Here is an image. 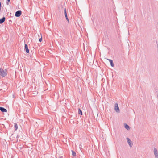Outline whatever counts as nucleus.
Listing matches in <instances>:
<instances>
[{"label": "nucleus", "instance_id": "nucleus-16", "mask_svg": "<svg viewBox=\"0 0 158 158\" xmlns=\"http://www.w3.org/2000/svg\"><path fill=\"white\" fill-rule=\"evenodd\" d=\"M42 39L41 38H40L39 39V42H41L42 41Z\"/></svg>", "mask_w": 158, "mask_h": 158}, {"label": "nucleus", "instance_id": "nucleus-2", "mask_svg": "<svg viewBox=\"0 0 158 158\" xmlns=\"http://www.w3.org/2000/svg\"><path fill=\"white\" fill-rule=\"evenodd\" d=\"M114 109L116 112L117 113H119L120 112V110L118 106V104L117 103L115 104Z\"/></svg>", "mask_w": 158, "mask_h": 158}, {"label": "nucleus", "instance_id": "nucleus-7", "mask_svg": "<svg viewBox=\"0 0 158 158\" xmlns=\"http://www.w3.org/2000/svg\"><path fill=\"white\" fill-rule=\"evenodd\" d=\"M0 110L2 112H6L7 111V110L6 109L2 107H0Z\"/></svg>", "mask_w": 158, "mask_h": 158}, {"label": "nucleus", "instance_id": "nucleus-10", "mask_svg": "<svg viewBox=\"0 0 158 158\" xmlns=\"http://www.w3.org/2000/svg\"><path fill=\"white\" fill-rule=\"evenodd\" d=\"M107 60H108L110 62L111 66L112 67H114V64L113 63V61L111 59H107Z\"/></svg>", "mask_w": 158, "mask_h": 158}, {"label": "nucleus", "instance_id": "nucleus-6", "mask_svg": "<svg viewBox=\"0 0 158 158\" xmlns=\"http://www.w3.org/2000/svg\"><path fill=\"white\" fill-rule=\"evenodd\" d=\"M24 49L27 53H29V50L28 48V45L26 44H25Z\"/></svg>", "mask_w": 158, "mask_h": 158}, {"label": "nucleus", "instance_id": "nucleus-11", "mask_svg": "<svg viewBox=\"0 0 158 158\" xmlns=\"http://www.w3.org/2000/svg\"><path fill=\"white\" fill-rule=\"evenodd\" d=\"M124 127L127 130H129L130 129V127L127 124L124 123Z\"/></svg>", "mask_w": 158, "mask_h": 158}, {"label": "nucleus", "instance_id": "nucleus-12", "mask_svg": "<svg viewBox=\"0 0 158 158\" xmlns=\"http://www.w3.org/2000/svg\"><path fill=\"white\" fill-rule=\"evenodd\" d=\"M78 114H79L82 115V113L81 110L80 109H78Z\"/></svg>", "mask_w": 158, "mask_h": 158}, {"label": "nucleus", "instance_id": "nucleus-19", "mask_svg": "<svg viewBox=\"0 0 158 158\" xmlns=\"http://www.w3.org/2000/svg\"><path fill=\"white\" fill-rule=\"evenodd\" d=\"M19 136L18 135H17L16 136V138H17V139H18V138H19Z\"/></svg>", "mask_w": 158, "mask_h": 158}, {"label": "nucleus", "instance_id": "nucleus-15", "mask_svg": "<svg viewBox=\"0 0 158 158\" xmlns=\"http://www.w3.org/2000/svg\"><path fill=\"white\" fill-rule=\"evenodd\" d=\"M7 2H6V4L7 5H8L9 4V2H10V0H6Z\"/></svg>", "mask_w": 158, "mask_h": 158}, {"label": "nucleus", "instance_id": "nucleus-14", "mask_svg": "<svg viewBox=\"0 0 158 158\" xmlns=\"http://www.w3.org/2000/svg\"><path fill=\"white\" fill-rule=\"evenodd\" d=\"M72 155L73 156H75L76 155V152L74 151L73 150H72Z\"/></svg>", "mask_w": 158, "mask_h": 158}, {"label": "nucleus", "instance_id": "nucleus-13", "mask_svg": "<svg viewBox=\"0 0 158 158\" xmlns=\"http://www.w3.org/2000/svg\"><path fill=\"white\" fill-rule=\"evenodd\" d=\"M14 127L15 128V130H16L18 129V125L17 123H15L14 124Z\"/></svg>", "mask_w": 158, "mask_h": 158}, {"label": "nucleus", "instance_id": "nucleus-4", "mask_svg": "<svg viewBox=\"0 0 158 158\" xmlns=\"http://www.w3.org/2000/svg\"><path fill=\"white\" fill-rule=\"evenodd\" d=\"M22 11L21 10H18L17 11L15 14V16L16 17H19L21 15Z\"/></svg>", "mask_w": 158, "mask_h": 158}, {"label": "nucleus", "instance_id": "nucleus-18", "mask_svg": "<svg viewBox=\"0 0 158 158\" xmlns=\"http://www.w3.org/2000/svg\"><path fill=\"white\" fill-rule=\"evenodd\" d=\"M63 31L64 32V33L65 34L66 33V31H65V30H63Z\"/></svg>", "mask_w": 158, "mask_h": 158}, {"label": "nucleus", "instance_id": "nucleus-5", "mask_svg": "<svg viewBox=\"0 0 158 158\" xmlns=\"http://www.w3.org/2000/svg\"><path fill=\"white\" fill-rule=\"evenodd\" d=\"M126 139L130 147H131L133 145V143H132L131 141L128 138H127Z\"/></svg>", "mask_w": 158, "mask_h": 158}, {"label": "nucleus", "instance_id": "nucleus-17", "mask_svg": "<svg viewBox=\"0 0 158 158\" xmlns=\"http://www.w3.org/2000/svg\"><path fill=\"white\" fill-rule=\"evenodd\" d=\"M1 2H0V10H1Z\"/></svg>", "mask_w": 158, "mask_h": 158}, {"label": "nucleus", "instance_id": "nucleus-1", "mask_svg": "<svg viewBox=\"0 0 158 158\" xmlns=\"http://www.w3.org/2000/svg\"><path fill=\"white\" fill-rule=\"evenodd\" d=\"M7 70L5 69L4 70L3 69H2V68L0 69V75L2 76L5 77L7 75Z\"/></svg>", "mask_w": 158, "mask_h": 158}, {"label": "nucleus", "instance_id": "nucleus-8", "mask_svg": "<svg viewBox=\"0 0 158 158\" xmlns=\"http://www.w3.org/2000/svg\"><path fill=\"white\" fill-rule=\"evenodd\" d=\"M64 14H65V17L66 20L68 21V22H69V19L68 18L67 16L66 8H65V9H64Z\"/></svg>", "mask_w": 158, "mask_h": 158}, {"label": "nucleus", "instance_id": "nucleus-3", "mask_svg": "<svg viewBox=\"0 0 158 158\" xmlns=\"http://www.w3.org/2000/svg\"><path fill=\"white\" fill-rule=\"evenodd\" d=\"M154 153L155 158H158V152L156 148H154Z\"/></svg>", "mask_w": 158, "mask_h": 158}, {"label": "nucleus", "instance_id": "nucleus-9", "mask_svg": "<svg viewBox=\"0 0 158 158\" xmlns=\"http://www.w3.org/2000/svg\"><path fill=\"white\" fill-rule=\"evenodd\" d=\"M5 18L4 17L0 19V24H2L5 21Z\"/></svg>", "mask_w": 158, "mask_h": 158}]
</instances>
